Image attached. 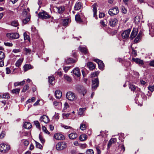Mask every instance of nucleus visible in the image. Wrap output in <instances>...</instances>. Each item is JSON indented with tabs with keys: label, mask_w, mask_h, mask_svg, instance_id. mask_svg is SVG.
Instances as JSON below:
<instances>
[{
	"label": "nucleus",
	"mask_w": 154,
	"mask_h": 154,
	"mask_svg": "<svg viewBox=\"0 0 154 154\" xmlns=\"http://www.w3.org/2000/svg\"><path fill=\"white\" fill-rule=\"evenodd\" d=\"M10 149V146L8 144L2 143L0 145V151L1 152L6 153Z\"/></svg>",
	"instance_id": "obj_1"
},
{
	"label": "nucleus",
	"mask_w": 154,
	"mask_h": 154,
	"mask_svg": "<svg viewBox=\"0 0 154 154\" xmlns=\"http://www.w3.org/2000/svg\"><path fill=\"white\" fill-rule=\"evenodd\" d=\"M6 36L9 39L13 40L18 38L20 37V35L17 32L8 33L7 34Z\"/></svg>",
	"instance_id": "obj_2"
},
{
	"label": "nucleus",
	"mask_w": 154,
	"mask_h": 154,
	"mask_svg": "<svg viewBox=\"0 0 154 154\" xmlns=\"http://www.w3.org/2000/svg\"><path fill=\"white\" fill-rule=\"evenodd\" d=\"M66 98L69 100L73 101L76 100L75 94L71 91H69L66 94Z\"/></svg>",
	"instance_id": "obj_3"
},
{
	"label": "nucleus",
	"mask_w": 154,
	"mask_h": 154,
	"mask_svg": "<svg viewBox=\"0 0 154 154\" xmlns=\"http://www.w3.org/2000/svg\"><path fill=\"white\" fill-rule=\"evenodd\" d=\"M66 147V143L63 142L58 143L56 146V148L58 150H61Z\"/></svg>",
	"instance_id": "obj_4"
},
{
	"label": "nucleus",
	"mask_w": 154,
	"mask_h": 154,
	"mask_svg": "<svg viewBox=\"0 0 154 154\" xmlns=\"http://www.w3.org/2000/svg\"><path fill=\"white\" fill-rule=\"evenodd\" d=\"M50 17L51 16L44 11L39 12V18L42 19H47L50 18Z\"/></svg>",
	"instance_id": "obj_5"
},
{
	"label": "nucleus",
	"mask_w": 154,
	"mask_h": 154,
	"mask_svg": "<svg viewBox=\"0 0 154 154\" xmlns=\"http://www.w3.org/2000/svg\"><path fill=\"white\" fill-rule=\"evenodd\" d=\"M119 9L117 7H115L110 9L109 11V13L111 16L116 15L119 13Z\"/></svg>",
	"instance_id": "obj_6"
},
{
	"label": "nucleus",
	"mask_w": 154,
	"mask_h": 154,
	"mask_svg": "<svg viewBox=\"0 0 154 154\" xmlns=\"http://www.w3.org/2000/svg\"><path fill=\"white\" fill-rule=\"evenodd\" d=\"M92 88L93 89L96 90L98 87L99 82L97 78H94L92 81Z\"/></svg>",
	"instance_id": "obj_7"
},
{
	"label": "nucleus",
	"mask_w": 154,
	"mask_h": 154,
	"mask_svg": "<svg viewBox=\"0 0 154 154\" xmlns=\"http://www.w3.org/2000/svg\"><path fill=\"white\" fill-rule=\"evenodd\" d=\"M109 24L112 27H114L118 23V20L117 19L111 18L108 20Z\"/></svg>",
	"instance_id": "obj_8"
},
{
	"label": "nucleus",
	"mask_w": 154,
	"mask_h": 154,
	"mask_svg": "<svg viewBox=\"0 0 154 154\" xmlns=\"http://www.w3.org/2000/svg\"><path fill=\"white\" fill-rule=\"evenodd\" d=\"M131 31L130 29H129L124 31L122 34V38L124 39L128 38L129 37Z\"/></svg>",
	"instance_id": "obj_9"
},
{
	"label": "nucleus",
	"mask_w": 154,
	"mask_h": 154,
	"mask_svg": "<svg viewBox=\"0 0 154 154\" xmlns=\"http://www.w3.org/2000/svg\"><path fill=\"white\" fill-rule=\"evenodd\" d=\"M54 138L57 140H63L65 139V137L63 135L60 133H56L54 136Z\"/></svg>",
	"instance_id": "obj_10"
},
{
	"label": "nucleus",
	"mask_w": 154,
	"mask_h": 154,
	"mask_svg": "<svg viewBox=\"0 0 154 154\" xmlns=\"http://www.w3.org/2000/svg\"><path fill=\"white\" fill-rule=\"evenodd\" d=\"M94 61L97 63L99 68L102 69L104 66V64L102 61L98 59H95Z\"/></svg>",
	"instance_id": "obj_11"
},
{
	"label": "nucleus",
	"mask_w": 154,
	"mask_h": 154,
	"mask_svg": "<svg viewBox=\"0 0 154 154\" xmlns=\"http://www.w3.org/2000/svg\"><path fill=\"white\" fill-rule=\"evenodd\" d=\"M78 91L79 92L82 93L83 95L84 96L87 92L85 88L82 86H80L78 88Z\"/></svg>",
	"instance_id": "obj_12"
},
{
	"label": "nucleus",
	"mask_w": 154,
	"mask_h": 154,
	"mask_svg": "<svg viewBox=\"0 0 154 154\" xmlns=\"http://www.w3.org/2000/svg\"><path fill=\"white\" fill-rule=\"evenodd\" d=\"M137 34V29L136 28H134L130 36L131 40H132L136 36Z\"/></svg>",
	"instance_id": "obj_13"
},
{
	"label": "nucleus",
	"mask_w": 154,
	"mask_h": 154,
	"mask_svg": "<svg viewBox=\"0 0 154 154\" xmlns=\"http://www.w3.org/2000/svg\"><path fill=\"white\" fill-rule=\"evenodd\" d=\"M149 34L153 37L154 36V26L150 24L149 26Z\"/></svg>",
	"instance_id": "obj_14"
},
{
	"label": "nucleus",
	"mask_w": 154,
	"mask_h": 154,
	"mask_svg": "<svg viewBox=\"0 0 154 154\" xmlns=\"http://www.w3.org/2000/svg\"><path fill=\"white\" fill-rule=\"evenodd\" d=\"M40 119L41 121L45 123H47L49 121L48 116L45 115H44L41 116L40 118Z\"/></svg>",
	"instance_id": "obj_15"
},
{
	"label": "nucleus",
	"mask_w": 154,
	"mask_h": 154,
	"mask_svg": "<svg viewBox=\"0 0 154 154\" xmlns=\"http://www.w3.org/2000/svg\"><path fill=\"white\" fill-rule=\"evenodd\" d=\"M74 74L77 77H79L80 76L81 74L80 72V70L78 68H75L73 70Z\"/></svg>",
	"instance_id": "obj_16"
},
{
	"label": "nucleus",
	"mask_w": 154,
	"mask_h": 154,
	"mask_svg": "<svg viewBox=\"0 0 154 154\" xmlns=\"http://www.w3.org/2000/svg\"><path fill=\"white\" fill-rule=\"evenodd\" d=\"M87 66L90 70H93L95 67V65L91 62H88L87 64Z\"/></svg>",
	"instance_id": "obj_17"
},
{
	"label": "nucleus",
	"mask_w": 154,
	"mask_h": 154,
	"mask_svg": "<svg viewBox=\"0 0 154 154\" xmlns=\"http://www.w3.org/2000/svg\"><path fill=\"white\" fill-rule=\"evenodd\" d=\"M116 141V139L115 138H111L108 142V148H109L111 146L112 143H114Z\"/></svg>",
	"instance_id": "obj_18"
},
{
	"label": "nucleus",
	"mask_w": 154,
	"mask_h": 154,
	"mask_svg": "<svg viewBox=\"0 0 154 154\" xmlns=\"http://www.w3.org/2000/svg\"><path fill=\"white\" fill-rule=\"evenodd\" d=\"M82 7V5L81 3L80 2H78V3H76L74 7V10L75 11H77L80 9Z\"/></svg>",
	"instance_id": "obj_19"
},
{
	"label": "nucleus",
	"mask_w": 154,
	"mask_h": 154,
	"mask_svg": "<svg viewBox=\"0 0 154 154\" xmlns=\"http://www.w3.org/2000/svg\"><path fill=\"white\" fill-rule=\"evenodd\" d=\"M55 95L57 98L60 99L62 97V92L60 90H57L55 92Z\"/></svg>",
	"instance_id": "obj_20"
},
{
	"label": "nucleus",
	"mask_w": 154,
	"mask_h": 154,
	"mask_svg": "<svg viewBox=\"0 0 154 154\" xmlns=\"http://www.w3.org/2000/svg\"><path fill=\"white\" fill-rule=\"evenodd\" d=\"M133 61L137 64L143 65L144 64L143 60L138 58H132Z\"/></svg>",
	"instance_id": "obj_21"
},
{
	"label": "nucleus",
	"mask_w": 154,
	"mask_h": 154,
	"mask_svg": "<svg viewBox=\"0 0 154 154\" xmlns=\"http://www.w3.org/2000/svg\"><path fill=\"white\" fill-rule=\"evenodd\" d=\"M68 136L69 139L73 140L75 139L77 137L78 135L76 133H72L69 134Z\"/></svg>",
	"instance_id": "obj_22"
},
{
	"label": "nucleus",
	"mask_w": 154,
	"mask_h": 154,
	"mask_svg": "<svg viewBox=\"0 0 154 154\" xmlns=\"http://www.w3.org/2000/svg\"><path fill=\"white\" fill-rule=\"evenodd\" d=\"M97 8L95 5H93V17H95L96 19L98 18L97 15Z\"/></svg>",
	"instance_id": "obj_23"
},
{
	"label": "nucleus",
	"mask_w": 154,
	"mask_h": 154,
	"mask_svg": "<svg viewBox=\"0 0 154 154\" xmlns=\"http://www.w3.org/2000/svg\"><path fill=\"white\" fill-rule=\"evenodd\" d=\"M32 125L29 122H25L24 125V127L27 129H29L31 127Z\"/></svg>",
	"instance_id": "obj_24"
},
{
	"label": "nucleus",
	"mask_w": 154,
	"mask_h": 154,
	"mask_svg": "<svg viewBox=\"0 0 154 154\" xmlns=\"http://www.w3.org/2000/svg\"><path fill=\"white\" fill-rule=\"evenodd\" d=\"M48 82L50 84L52 85L53 84V82L55 80V78L52 76H51L48 77Z\"/></svg>",
	"instance_id": "obj_25"
},
{
	"label": "nucleus",
	"mask_w": 154,
	"mask_h": 154,
	"mask_svg": "<svg viewBox=\"0 0 154 154\" xmlns=\"http://www.w3.org/2000/svg\"><path fill=\"white\" fill-rule=\"evenodd\" d=\"M30 15H28L26 18L23 20L22 22L23 23H24V24H26L28 23V22L30 20Z\"/></svg>",
	"instance_id": "obj_26"
},
{
	"label": "nucleus",
	"mask_w": 154,
	"mask_h": 154,
	"mask_svg": "<svg viewBox=\"0 0 154 154\" xmlns=\"http://www.w3.org/2000/svg\"><path fill=\"white\" fill-rule=\"evenodd\" d=\"M23 61V59L22 58H20L15 63L16 66L17 67L20 66L21 64Z\"/></svg>",
	"instance_id": "obj_27"
},
{
	"label": "nucleus",
	"mask_w": 154,
	"mask_h": 154,
	"mask_svg": "<svg viewBox=\"0 0 154 154\" xmlns=\"http://www.w3.org/2000/svg\"><path fill=\"white\" fill-rule=\"evenodd\" d=\"M75 20L78 23H80L82 22V19L80 17V15L79 14L75 15Z\"/></svg>",
	"instance_id": "obj_28"
},
{
	"label": "nucleus",
	"mask_w": 154,
	"mask_h": 154,
	"mask_svg": "<svg viewBox=\"0 0 154 154\" xmlns=\"http://www.w3.org/2000/svg\"><path fill=\"white\" fill-rule=\"evenodd\" d=\"M129 88L131 89V91H134L136 88H137L138 90H140V88H138L137 87L135 86L134 85H129Z\"/></svg>",
	"instance_id": "obj_29"
},
{
	"label": "nucleus",
	"mask_w": 154,
	"mask_h": 154,
	"mask_svg": "<svg viewBox=\"0 0 154 154\" xmlns=\"http://www.w3.org/2000/svg\"><path fill=\"white\" fill-rule=\"evenodd\" d=\"M85 122H84V121L80 124V128L82 130H84L86 128V125H85Z\"/></svg>",
	"instance_id": "obj_30"
},
{
	"label": "nucleus",
	"mask_w": 154,
	"mask_h": 154,
	"mask_svg": "<svg viewBox=\"0 0 154 154\" xmlns=\"http://www.w3.org/2000/svg\"><path fill=\"white\" fill-rule=\"evenodd\" d=\"M25 83V81L24 80L20 82H15L14 83V86L16 87L19 85H23Z\"/></svg>",
	"instance_id": "obj_31"
},
{
	"label": "nucleus",
	"mask_w": 154,
	"mask_h": 154,
	"mask_svg": "<svg viewBox=\"0 0 154 154\" xmlns=\"http://www.w3.org/2000/svg\"><path fill=\"white\" fill-rule=\"evenodd\" d=\"M32 66L30 65L26 64L23 66V68L25 72H26L29 69H31Z\"/></svg>",
	"instance_id": "obj_32"
},
{
	"label": "nucleus",
	"mask_w": 154,
	"mask_h": 154,
	"mask_svg": "<svg viewBox=\"0 0 154 154\" xmlns=\"http://www.w3.org/2000/svg\"><path fill=\"white\" fill-rule=\"evenodd\" d=\"M75 62V60L71 58H68L66 60V62L67 64L73 63Z\"/></svg>",
	"instance_id": "obj_33"
},
{
	"label": "nucleus",
	"mask_w": 154,
	"mask_h": 154,
	"mask_svg": "<svg viewBox=\"0 0 154 154\" xmlns=\"http://www.w3.org/2000/svg\"><path fill=\"white\" fill-rule=\"evenodd\" d=\"M20 91V88H17L15 89H14L11 91V93L13 94H17L19 93Z\"/></svg>",
	"instance_id": "obj_34"
},
{
	"label": "nucleus",
	"mask_w": 154,
	"mask_h": 154,
	"mask_svg": "<svg viewBox=\"0 0 154 154\" xmlns=\"http://www.w3.org/2000/svg\"><path fill=\"white\" fill-rule=\"evenodd\" d=\"M5 57V54L2 51H0V60L4 61Z\"/></svg>",
	"instance_id": "obj_35"
},
{
	"label": "nucleus",
	"mask_w": 154,
	"mask_h": 154,
	"mask_svg": "<svg viewBox=\"0 0 154 154\" xmlns=\"http://www.w3.org/2000/svg\"><path fill=\"white\" fill-rule=\"evenodd\" d=\"M87 136L85 134H83L81 135L79 137V139L81 141H84L86 140Z\"/></svg>",
	"instance_id": "obj_36"
},
{
	"label": "nucleus",
	"mask_w": 154,
	"mask_h": 154,
	"mask_svg": "<svg viewBox=\"0 0 154 154\" xmlns=\"http://www.w3.org/2000/svg\"><path fill=\"white\" fill-rule=\"evenodd\" d=\"M141 35V34H140V33H139L137 35L136 38L134 40V42L137 43L139 42V40L140 38Z\"/></svg>",
	"instance_id": "obj_37"
},
{
	"label": "nucleus",
	"mask_w": 154,
	"mask_h": 154,
	"mask_svg": "<svg viewBox=\"0 0 154 154\" xmlns=\"http://www.w3.org/2000/svg\"><path fill=\"white\" fill-rule=\"evenodd\" d=\"M79 50L82 52L86 54L87 52V49L85 47H79Z\"/></svg>",
	"instance_id": "obj_38"
},
{
	"label": "nucleus",
	"mask_w": 154,
	"mask_h": 154,
	"mask_svg": "<svg viewBox=\"0 0 154 154\" xmlns=\"http://www.w3.org/2000/svg\"><path fill=\"white\" fill-rule=\"evenodd\" d=\"M24 39L25 40H27L29 42H30L29 36L27 35L26 32H25L23 33Z\"/></svg>",
	"instance_id": "obj_39"
},
{
	"label": "nucleus",
	"mask_w": 154,
	"mask_h": 154,
	"mask_svg": "<svg viewBox=\"0 0 154 154\" xmlns=\"http://www.w3.org/2000/svg\"><path fill=\"white\" fill-rule=\"evenodd\" d=\"M122 12L124 14H126L127 13V10L125 8L124 6L122 5L121 7Z\"/></svg>",
	"instance_id": "obj_40"
},
{
	"label": "nucleus",
	"mask_w": 154,
	"mask_h": 154,
	"mask_svg": "<svg viewBox=\"0 0 154 154\" xmlns=\"http://www.w3.org/2000/svg\"><path fill=\"white\" fill-rule=\"evenodd\" d=\"M39 139L42 144H44L45 141V140L44 137L41 135L39 134Z\"/></svg>",
	"instance_id": "obj_41"
},
{
	"label": "nucleus",
	"mask_w": 154,
	"mask_h": 154,
	"mask_svg": "<svg viewBox=\"0 0 154 154\" xmlns=\"http://www.w3.org/2000/svg\"><path fill=\"white\" fill-rule=\"evenodd\" d=\"M24 51L26 53V54H30L31 50L29 48H24L23 49Z\"/></svg>",
	"instance_id": "obj_42"
},
{
	"label": "nucleus",
	"mask_w": 154,
	"mask_h": 154,
	"mask_svg": "<svg viewBox=\"0 0 154 154\" xmlns=\"http://www.w3.org/2000/svg\"><path fill=\"white\" fill-rule=\"evenodd\" d=\"M11 25L13 26L17 27L18 26L19 24L17 20H14L11 22Z\"/></svg>",
	"instance_id": "obj_43"
},
{
	"label": "nucleus",
	"mask_w": 154,
	"mask_h": 154,
	"mask_svg": "<svg viewBox=\"0 0 154 154\" xmlns=\"http://www.w3.org/2000/svg\"><path fill=\"white\" fill-rule=\"evenodd\" d=\"M69 22V19H64L63 21V26H67Z\"/></svg>",
	"instance_id": "obj_44"
},
{
	"label": "nucleus",
	"mask_w": 154,
	"mask_h": 154,
	"mask_svg": "<svg viewBox=\"0 0 154 154\" xmlns=\"http://www.w3.org/2000/svg\"><path fill=\"white\" fill-rule=\"evenodd\" d=\"M29 86L28 85H25L23 88L22 92H25L26 91V90L29 89Z\"/></svg>",
	"instance_id": "obj_45"
},
{
	"label": "nucleus",
	"mask_w": 154,
	"mask_h": 154,
	"mask_svg": "<svg viewBox=\"0 0 154 154\" xmlns=\"http://www.w3.org/2000/svg\"><path fill=\"white\" fill-rule=\"evenodd\" d=\"M2 98H9L10 97L9 94L8 93H5L3 94Z\"/></svg>",
	"instance_id": "obj_46"
},
{
	"label": "nucleus",
	"mask_w": 154,
	"mask_h": 154,
	"mask_svg": "<svg viewBox=\"0 0 154 154\" xmlns=\"http://www.w3.org/2000/svg\"><path fill=\"white\" fill-rule=\"evenodd\" d=\"M57 11L58 12L61 14L64 11L63 8H62L61 7H58L57 8Z\"/></svg>",
	"instance_id": "obj_47"
},
{
	"label": "nucleus",
	"mask_w": 154,
	"mask_h": 154,
	"mask_svg": "<svg viewBox=\"0 0 154 154\" xmlns=\"http://www.w3.org/2000/svg\"><path fill=\"white\" fill-rule=\"evenodd\" d=\"M35 97H32L31 99H29L26 102V103L27 104L33 102L35 101Z\"/></svg>",
	"instance_id": "obj_48"
},
{
	"label": "nucleus",
	"mask_w": 154,
	"mask_h": 154,
	"mask_svg": "<svg viewBox=\"0 0 154 154\" xmlns=\"http://www.w3.org/2000/svg\"><path fill=\"white\" fill-rule=\"evenodd\" d=\"M94 151L92 149H88L86 151V154H94Z\"/></svg>",
	"instance_id": "obj_49"
},
{
	"label": "nucleus",
	"mask_w": 154,
	"mask_h": 154,
	"mask_svg": "<svg viewBox=\"0 0 154 154\" xmlns=\"http://www.w3.org/2000/svg\"><path fill=\"white\" fill-rule=\"evenodd\" d=\"M148 89L151 92L153 91H154V85H152L149 86L148 87Z\"/></svg>",
	"instance_id": "obj_50"
},
{
	"label": "nucleus",
	"mask_w": 154,
	"mask_h": 154,
	"mask_svg": "<svg viewBox=\"0 0 154 154\" xmlns=\"http://www.w3.org/2000/svg\"><path fill=\"white\" fill-rule=\"evenodd\" d=\"M42 130L46 134H49V132L47 130L45 126L42 127Z\"/></svg>",
	"instance_id": "obj_51"
},
{
	"label": "nucleus",
	"mask_w": 154,
	"mask_h": 154,
	"mask_svg": "<svg viewBox=\"0 0 154 154\" xmlns=\"http://www.w3.org/2000/svg\"><path fill=\"white\" fill-rule=\"evenodd\" d=\"M64 77L65 79H66L67 81L69 82H70L71 81V79L69 76H68L67 75H64Z\"/></svg>",
	"instance_id": "obj_52"
},
{
	"label": "nucleus",
	"mask_w": 154,
	"mask_h": 154,
	"mask_svg": "<svg viewBox=\"0 0 154 154\" xmlns=\"http://www.w3.org/2000/svg\"><path fill=\"white\" fill-rule=\"evenodd\" d=\"M99 73V72L98 71L95 72L91 74V77H95L96 76H97L98 75Z\"/></svg>",
	"instance_id": "obj_53"
},
{
	"label": "nucleus",
	"mask_w": 154,
	"mask_h": 154,
	"mask_svg": "<svg viewBox=\"0 0 154 154\" xmlns=\"http://www.w3.org/2000/svg\"><path fill=\"white\" fill-rule=\"evenodd\" d=\"M85 109V108H80L79 110V114L80 115L82 114Z\"/></svg>",
	"instance_id": "obj_54"
},
{
	"label": "nucleus",
	"mask_w": 154,
	"mask_h": 154,
	"mask_svg": "<svg viewBox=\"0 0 154 154\" xmlns=\"http://www.w3.org/2000/svg\"><path fill=\"white\" fill-rule=\"evenodd\" d=\"M23 15L26 16V15L28 16V15H30L29 12L27 11V10H24L23 13Z\"/></svg>",
	"instance_id": "obj_55"
},
{
	"label": "nucleus",
	"mask_w": 154,
	"mask_h": 154,
	"mask_svg": "<svg viewBox=\"0 0 154 154\" xmlns=\"http://www.w3.org/2000/svg\"><path fill=\"white\" fill-rule=\"evenodd\" d=\"M5 131H2L0 134V139L3 138L5 136Z\"/></svg>",
	"instance_id": "obj_56"
},
{
	"label": "nucleus",
	"mask_w": 154,
	"mask_h": 154,
	"mask_svg": "<svg viewBox=\"0 0 154 154\" xmlns=\"http://www.w3.org/2000/svg\"><path fill=\"white\" fill-rule=\"evenodd\" d=\"M4 45L7 46L12 47L13 46V44L12 43L10 42H5L4 43Z\"/></svg>",
	"instance_id": "obj_57"
},
{
	"label": "nucleus",
	"mask_w": 154,
	"mask_h": 154,
	"mask_svg": "<svg viewBox=\"0 0 154 154\" xmlns=\"http://www.w3.org/2000/svg\"><path fill=\"white\" fill-rule=\"evenodd\" d=\"M6 73L7 74H9L11 72V70L8 67H6Z\"/></svg>",
	"instance_id": "obj_58"
},
{
	"label": "nucleus",
	"mask_w": 154,
	"mask_h": 154,
	"mask_svg": "<svg viewBox=\"0 0 154 154\" xmlns=\"http://www.w3.org/2000/svg\"><path fill=\"white\" fill-rule=\"evenodd\" d=\"M31 29V30L32 32H34L35 33H37V32L38 31H37L36 28L35 27H34V26H32V27Z\"/></svg>",
	"instance_id": "obj_59"
},
{
	"label": "nucleus",
	"mask_w": 154,
	"mask_h": 154,
	"mask_svg": "<svg viewBox=\"0 0 154 154\" xmlns=\"http://www.w3.org/2000/svg\"><path fill=\"white\" fill-rule=\"evenodd\" d=\"M105 15V14L103 13L100 12L99 15V17L100 18H102Z\"/></svg>",
	"instance_id": "obj_60"
},
{
	"label": "nucleus",
	"mask_w": 154,
	"mask_h": 154,
	"mask_svg": "<svg viewBox=\"0 0 154 154\" xmlns=\"http://www.w3.org/2000/svg\"><path fill=\"white\" fill-rule=\"evenodd\" d=\"M149 64L150 66L154 67V60L150 61Z\"/></svg>",
	"instance_id": "obj_61"
},
{
	"label": "nucleus",
	"mask_w": 154,
	"mask_h": 154,
	"mask_svg": "<svg viewBox=\"0 0 154 154\" xmlns=\"http://www.w3.org/2000/svg\"><path fill=\"white\" fill-rule=\"evenodd\" d=\"M34 123L37 128H38V121H34Z\"/></svg>",
	"instance_id": "obj_62"
},
{
	"label": "nucleus",
	"mask_w": 154,
	"mask_h": 154,
	"mask_svg": "<svg viewBox=\"0 0 154 154\" xmlns=\"http://www.w3.org/2000/svg\"><path fill=\"white\" fill-rule=\"evenodd\" d=\"M97 151V154H100L101 153V151L98 147H96V148Z\"/></svg>",
	"instance_id": "obj_63"
},
{
	"label": "nucleus",
	"mask_w": 154,
	"mask_h": 154,
	"mask_svg": "<svg viewBox=\"0 0 154 154\" xmlns=\"http://www.w3.org/2000/svg\"><path fill=\"white\" fill-rule=\"evenodd\" d=\"M29 143L28 141L27 140H25L23 142V144L25 146H27L29 145Z\"/></svg>",
	"instance_id": "obj_64"
}]
</instances>
